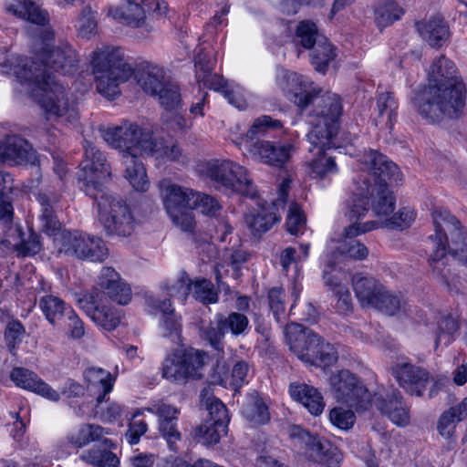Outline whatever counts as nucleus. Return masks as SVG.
<instances>
[{"label":"nucleus","instance_id":"16","mask_svg":"<svg viewBox=\"0 0 467 467\" xmlns=\"http://www.w3.org/2000/svg\"><path fill=\"white\" fill-rule=\"evenodd\" d=\"M290 437L305 450L306 456L327 467H335L341 461V454L328 441L311 434L300 426H293Z\"/></svg>","mask_w":467,"mask_h":467},{"label":"nucleus","instance_id":"5","mask_svg":"<svg viewBox=\"0 0 467 467\" xmlns=\"http://www.w3.org/2000/svg\"><path fill=\"white\" fill-rule=\"evenodd\" d=\"M324 102L326 106L318 111V121L314 123L313 129L307 134V140L312 145L309 151L317 150L316 154L318 157L309 163L311 174L315 178H324L337 171L334 158L325 151L335 146L334 138L338 130L337 120L341 114V103L332 95L326 97Z\"/></svg>","mask_w":467,"mask_h":467},{"label":"nucleus","instance_id":"49","mask_svg":"<svg viewBox=\"0 0 467 467\" xmlns=\"http://www.w3.org/2000/svg\"><path fill=\"white\" fill-rule=\"evenodd\" d=\"M296 37L298 44L306 49L314 48L321 37L316 24L310 21H302L298 24Z\"/></svg>","mask_w":467,"mask_h":467},{"label":"nucleus","instance_id":"47","mask_svg":"<svg viewBox=\"0 0 467 467\" xmlns=\"http://www.w3.org/2000/svg\"><path fill=\"white\" fill-rule=\"evenodd\" d=\"M14 231L16 233L19 242L14 243L12 245L20 255L29 256L40 252L42 244L39 236L36 233L31 232L27 238H24L20 228L16 227ZM6 243L11 244L9 240L2 241L1 244H5Z\"/></svg>","mask_w":467,"mask_h":467},{"label":"nucleus","instance_id":"57","mask_svg":"<svg viewBox=\"0 0 467 467\" xmlns=\"http://www.w3.org/2000/svg\"><path fill=\"white\" fill-rule=\"evenodd\" d=\"M25 333V327L19 321L13 320L7 323L5 330V341L11 354L15 355V349L22 341Z\"/></svg>","mask_w":467,"mask_h":467},{"label":"nucleus","instance_id":"9","mask_svg":"<svg viewBox=\"0 0 467 467\" xmlns=\"http://www.w3.org/2000/svg\"><path fill=\"white\" fill-rule=\"evenodd\" d=\"M90 197L97 202L99 220L108 234L127 237L134 233L136 219L123 198L105 191Z\"/></svg>","mask_w":467,"mask_h":467},{"label":"nucleus","instance_id":"13","mask_svg":"<svg viewBox=\"0 0 467 467\" xmlns=\"http://www.w3.org/2000/svg\"><path fill=\"white\" fill-rule=\"evenodd\" d=\"M84 159L80 163L78 180L83 182L81 189L88 196L104 191L103 181L111 175V168L106 156L93 142L84 141Z\"/></svg>","mask_w":467,"mask_h":467},{"label":"nucleus","instance_id":"43","mask_svg":"<svg viewBox=\"0 0 467 467\" xmlns=\"http://www.w3.org/2000/svg\"><path fill=\"white\" fill-rule=\"evenodd\" d=\"M336 57L335 49L327 37H321L312 49L311 60L317 71L326 73L327 67Z\"/></svg>","mask_w":467,"mask_h":467},{"label":"nucleus","instance_id":"12","mask_svg":"<svg viewBox=\"0 0 467 467\" xmlns=\"http://www.w3.org/2000/svg\"><path fill=\"white\" fill-rule=\"evenodd\" d=\"M208 175L219 190L228 194L235 192L250 198L256 197V187L247 170L236 162L228 160L213 162L208 168Z\"/></svg>","mask_w":467,"mask_h":467},{"label":"nucleus","instance_id":"4","mask_svg":"<svg viewBox=\"0 0 467 467\" xmlns=\"http://www.w3.org/2000/svg\"><path fill=\"white\" fill-rule=\"evenodd\" d=\"M103 140L112 148L126 154H140L161 161H175L185 164L188 158L177 142L166 140L154 134L150 129L125 121L119 126L100 128Z\"/></svg>","mask_w":467,"mask_h":467},{"label":"nucleus","instance_id":"34","mask_svg":"<svg viewBox=\"0 0 467 467\" xmlns=\"http://www.w3.org/2000/svg\"><path fill=\"white\" fill-rule=\"evenodd\" d=\"M417 30L421 37L433 47H440L450 36L449 26L441 16H434L427 22L417 23Z\"/></svg>","mask_w":467,"mask_h":467},{"label":"nucleus","instance_id":"28","mask_svg":"<svg viewBox=\"0 0 467 467\" xmlns=\"http://www.w3.org/2000/svg\"><path fill=\"white\" fill-rule=\"evenodd\" d=\"M399 103L391 91H381L377 94L374 109L376 126L391 130L397 118Z\"/></svg>","mask_w":467,"mask_h":467},{"label":"nucleus","instance_id":"21","mask_svg":"<svg viewBox=\"0 0 467 467\" xmlns=\"http://www.w3.org/2000/svg\"><path fill=\"white\" fill-rule=\"evenodd\" d=\"M97 287L100 291H93L92 293L102 294L103 299L108 296L119 305H126L131 300L132 294L130 285L112 267L104 266L101 268L98 276Z\"/></svg>","mask_w":467,"mask_h":467},{"label":"nucleus","instance_id":"62","mask_svg":"<svg viewBox=\"0 0 467 467\" xmlns=\"http://www.w3.org/2000/svg\"><path fill=\"white\" fill-rule=\"evenodd\" d=\"M63 319L68 337L79 339L84 337V323L72 308L67 309Z\"/></svg>","mask_w":467,"mask_h":467},{"label":"nucleus","instance_id":"15","mask_svg":"<svg viewBox=\"0 0 467 467\" xmlns=\"http://www.w3.org/2000/svg\"><path fill=\"white\" fill-rule=\"evenodd\" d=\"M281 87L287 97V99L295 103L298 108L305 109L309 104L319 100L316 111L317 121L319 119L318 111L325 108L326 103L324 99L329 95L336 96V94L326 93L319 97L322 89L317 88L313 82L309 81L306 78L298 75L295 72L286 73L281 80ZM340 101V99H338Z\"/></svg>","mask_w":467,"mask_h":467},{"label":"nucleus","instance_id":"56","mask_svg":"<svg viewBox=\"0 0 467 467\" xmlns=\"http://www.w3.org/2000/svg\"><path fill=\"white\" fill-rule=\"evenodd\" d=\"M459 329V324L456 319L451 317H442L438 324V333L435 337V346L443 342L448 345L451 341V337Z\"/></svg>","mask_w":467,"mask_h":467},{"label":"nucleus","instance_id":"3","mask_svg":"<svg viewBox=\"0 0 467 467\" xmlns=\"http://www.w3.org/2000/svg\"><path fill=\"white\" fill-rule=\"evenodd\" d=\"M335 399L358 412L368 410L372 405L398 426L410 423V410L397 390L378 389L373 399L367 388L349 371L343 369L330 377Z\"/></svg>","mask_w":467,"mask_h":467},{"label":"nucleus","instance_id":"40","mask_svg":"<svg viewBox=\"0 0 467 467\" xmlns=\"http://www.w3.org/2000/svg\"><path fill=\"white\" fill-rule=\"evenodd\" d=\"M281 128L282 123L279 120L273 119L269 116H261L254 120L242 138V141L248 151V144L255 143L256 140H261V137L266 136L270 131L280 130Z\"/></svg>","mask_w":467,"mask_h":467},{"label":"nucleus","instance_id":"45","mask_svg":"<svg viewBox=\"0 0 467 467\" xmlns=\"http://www.w3.org/2000/svg\"><path fill=\"white\" fill-rule=\"evenodd\" d=\"M39 306L46 318L52 325H56L66 316L69 306H66L64 301L54 296H45L39 301Z\"/></svg>","mask_w":467,"mask_h":467},{"label":"nucleus","instance_id":"52","mask_svg":"<svg viewBox=\"0 0 467 467\" xmlns=\"http://www.w3.org/2000/svg\"><path fill=\"white\" fill-rule=\"evenodd\" d=\"M414 219V212L408 207H403L400 209L398 213H394L390 218H386L382 222H374L377 224L376 228L388 227L390 229L403 230L404 228L409 227Z\"/></svg>","mask_w":467,"mask_h":467},{"label":"nucleus","instance_id":"32","mask_svg":"<svg viewBox=\"0 0 467 467\" xmlns=\"http://www.w3.org/2000/svg\"><path fill=\"white\" fill-rule=\"evenodd\" d=\"M109 14L119 23L131 27L146 26L145 9L140 0H126L119 6L110 8Z\"/></svg>","mask_w":467,"mask_h":467},{"label":"nucleus","instance_id":"6","mask_svg":"<svg viewBox=\"0 0 467 467\" xmlns=\"http://www.w3.org/2000/svg\"><path fill=\"white\" fill-rule=\"evenodd\" d=\"M23 80L34 84L32 95L48 115L66 117L68 121L77 118L75 101L70 99L68 92L57 79L48 77V79L41 81L40 74L30 69L23 76Z\"/></svg>","mask_w":467,"mask_h":467},{"label":"nucleus","instance_id":"19","mask_svg":"<svg viewBox=\"0 0 467 467\" xmlns=\"http://www.w3.org/2000/svg\"><path fill=\"white\" fill-rule=\"evenodd\" d=\"M362 163L368 173L358 175L357 183L361 184L360 178L366 177L371 183H385L388 181L398 182L401 180V173L398 166L388 159L387 156L376 151L368 150L362 156Z\"/></svg>","mask_w":467,"mask_h":467},{"label":"nucleus","instance_id":"26","mask_svg":"<svg viewBox=\"0 0 467 467\" xmlns=\"http://www.w3.org/2000/svg\"><path fill=\"white\" fill-rule=\"evenodd\" d=\"M430 265L434 278L449 290L457 288L459 276L453 272V265L445 253V245L440 239L438 247H433L430 255Z\"/></svg>","mask_w":467,"mask_h":467},{"label":"nucleus","instance_id":"44","mask_svg":"<svg viewBox=\"0 0 467 467\" xmlns=\"http://www.w3.org/2000/svg\"><path fill=\"white\" fill-rule=\"evenodd\" d=\"M109 431L99 425L86 424L78 432L68 437L69 442L76 448H81L91 441H99Z\"/></svg>","mask_w":467,"mask_h":467},{"label":"nucleus","instance_id":"61","mask_svg":"<svg viewBox=\"0 0 467 467\" xmlns=\"http://www.w3.org/2000/svg\"><path fill=\"white\" fill-rule=\"evenodd\" d=\"M355 420L356 417L352 410L335 407L329 411L330 422L340 430L350 429L354 425Z\"/></svg>","mask_w":467,"mask_h":467},{"label":"nucleus","instance_id":"18","mask_svg":"<svg viewBox=\"0 0 467 467\" xmlns=\"http://www.w3.org/2000/svg\"><path fill=\"white\" fill-rule=\"evenodd\" d=\"M100 293H88L78 299L81 309L91 320L105 330L115 329L121 321V312L117 308L104 304Z\"/></svg>","mask_w":467,"mask_h":467},{"label":"nucleus","instance_id":"33","mask_svg":"<svg viewBox=\"0 0 467 467\" xmlns=\"http://www.w3.org/2000/svg\"><path fill=\"white\" fill-rule=\"evenodd\" d=\"M290 394L294 400L301 402L312 415L317 416L323 412L325 401L317 389L306 384L292 383Z\"/></svg>","mask_w":467,"mask_h":467},{"label":"nucleus","instance_id":"59","mask_svg":"<svg viewBox=\"0 0 467 467\" xmlns=\"http://www.w3.org/2000/svg\"><path fill=\"white\" fill-rule=\"evenodd\" d=\"M201 337L208 341L211 346H213L215 349L221 348V341L225 334V330L221 326L220 323V316L216 317V325L210 323L207 326L202 325L201 327Z\"/></svg>","mask_w":467,"mask_h":467},{"label":"nucleus","instance_id":"42","mask_svg":"<svg viewBox=\"0 0 467 467\" xmlns=\"http://www.w3.org/2000/svg\"><path fill=\"white\" fill-rule=\"evenodd\" d=\"M402 14V8L393 0H382L374 9L375 23L379 29H382L399 20Z\"/></svg>","mask_w":467,"mask_h":467},{"label":"nucleus","instance_id":"60","mask_svg":"<svg viewBox=\"0 0 467 467\" xmlns=\"http://www.w3.org/2000/svg\"><path fill=\"white\" fill-rule=\"evenodd\" d=\"M194 197V207L192 209H197L208 216H217L219 214L222 206L215 198L201 192H195Z\"/></svg>","mask_w":467,"mask_h":467},{"label":"nucleus","instance_id":"46","mask_svg":"<svg viewBox=\"0 0 467 467\" xmlns=\"http://www.w3.org/2000/svg\"><path fill=\"white\" fill-rule=\"evenodd\" d=\"M161 287L170 297L185 301L192 291V281L182 272L176 278L164 282Z\"/></svg>","mask_w":467,"mask_h":467},{"label":"nucleus","instance_id":"23","mask_svg":"<svg viewBox=\"0 0 467 467\" xmlns=\"http://www.w3.org/2000/svg\"><path fill=\"white\" fill-rule=\"evenodd\" d=\"M295 151L290 144L274 143L269 140H256L248 144V152L260 161L277 168H283Z\"/></svg>","mask_w":467,"mask_h":467},{"label":"nucleus","instance_id":"17","mask_svg":"<svg viewBox=\"0 0 467 467\" xmlns=\"http://www.w3.org/2000/svg\"><path fill=\"white\" fill-rule=\"evenodd\" d=\"M376 226V223L370 221L363 223L362 227L357 225L356 223H352L351 225L347 227L345 229L346 238L344 240L339 241L335 250L331 253L329 258L327 259V266H336L337 265L343 263L347 259H365L368 254V249L366 247L365 244L354 239L353 237L357 236L360 233L369 232L375 229Z\"/></svg>","mask_w":467,"mask_h":467},{"label":"nucleus","instance_id":"10","mask_svg":"<svg viewBox=\"0 0 467 467\" xmlns=\"http://www.w3.org/2000/svg\"><path fill=\"white\" fill-rule=\"evenodd\" d=\"M435 236H430L434 247H438L440 239L453 260L467 265V232L460 221L446 210H436L432 213Z\"/></svg>","mask_w":467,"mask_h":467},{"label":"nucleus","instance_id":"35","mask_svg":"<svg viewBox=\"0 0 467 467\" xmlns=\"http://www.w3.org/2000/svg\"><path fill=\"white\" fill-rule=\"evenodd\" d=\"M37 200L41 205V222L42 231L47 234H53L60 229V223L54 211V205L59 201V195L50 191L39 192Z\"/></svg>","mask_w":467,"mask_h":467},{"label":"nucleus","instance_id":"30","mask_svg":"<svg viewBox=\"0 0 467 467\" xmlns=\"http://www.w3.org/2000/svg\"><path fill=\"white\" fill-rule=\"evenodd\" d=\"M115 444L105 436L92 449L84 451L80 458L82 461L95 467H119V459L112 452Z\"/></svg>","mask_w":467,"mask_h":467},{"label":"nucleus","instance_id":"48","mask_svg":"<svg viewBox=\"0 0 467 467\" xmlns=\"http://www.w3.org/2000/svg\"><path fill=\"white\" fill-rule=\"evenodd\" d=\"M202 405L205 406L209 415L205 421L217 423L221 430H227L230 417L225 405L214 397L202 400Z\"/></svg>","mask_w":467,"mask_h":467},{"label":"nucleus","instance_id":"14","mask_svg":"<svg viewBox=\"0 0 467 467\" xmlns=\"http://www.w3.org/2000/svg\"><path fill=\"white\" fill-rule=\"evenodd\" d=\"M59 253L90 262H103L109 256L104 241L78 232H63L56 238Z\"/></svg>","mask_w":467,"mask_h":467},{"label":"nucleus","instance_id":"8","mask_svg":"<svg viewBox=\"0 0 467 467\" xmlns=\"http://www.w3.org/2000/svg\"><path fill=\"white\" fill-rule=\"evenodd\" d=\"M78 54L73 47L65 44L52 49L45 47L40 52L36 53L31 59H26L20 69L16 71L17 77L23 80V76L32 72L40 74V80L48 79V77L56 79L55 76L49 70L61 75H73L78 70Z\"/></svg>","mask_w":467,"mask_h":467},{"label":"nucleus","instance_id":"24","mask_svg":"<svg viewBox=\"0 0 467 467\" xmlns=\"http://www.w3.org/2000/svg\"><path fill=\"white\" fill-rule=\"evenodd\" d=\"M145 410L157 415L159 431L171 451H176V442L181 440V433L177 429L178 414L180 409L163 401H158Z\"/></svg>","mask_w":467,"mask_h":467},{"label":"nucleus","instance_id":"7","mask_svg":"<svg viewBox=\"0 0 467 467\" xmlns=\"http://www.w3.org/2000/svg\"><path fill=\"white\" fill-rule=\"evenodd\" d=\"M285 332L290 349L302 361L327 367L337 360L335 348L331 344L324 342L317 334L301 324L288 325Z\"/></svg>","mask_w":467,"mask_h":467},{"label":"nucleus","instance_id":"38","mask_svg":"<svg viewBox=\"0 0 467 467\" xmlns=\"http://www.w3.org/2000/svg\"><path fill=\"white\" fill-rule=\"evenodd\" d=\"M467 418V398L459 404L445 410L439 418L437 430L439 433L449 439L453 436L457 422Z\"/></svg>","mask_w":467,"mask_h":467},{"label":"nucleus","instance_id":"53","mask_svg":"<svg viewBox=\"0 0 467 467\" xmlns=\"http://www.w3.org/2000/svg\"><path fill=\"white\" fill-rule=\"evenodd\" d=\"M192 291L193 297L204 305L213 304L218 300L213 283L205 278L192 282Z\"/></svg>","mask_w":467,"mask_h":467},{"label":"nucleus","instance_id":"20","mask_svg":"<svg viewBox=\"0 0 467 467\" xmlns=\"http://www.w3.org/2000/svg\"><path fill=\"white\" fill-rule=\"evenodd\" d=\"M358 195L365 196L372 213L379 217H388L395 209L396 199L385 183H371L360 178Z\"/></svg>","mask_w":467,"mask_h":467},{"label":"nucleus","instance_id":"64","mask_svg":"<svg viewBox=\"0 0 467 467\" xmlns=\"http://www.w3.org/2000/svg\"><path fill=\"white\" fill-rule=\"evenodd\" d=\"M306 224V218L302 213L301 208L293 202L289 206L286 218V229L291 234H297L302 231Z\"/></svg>","mask_w":467,"mask_h":467},{"label":"nucleus","instance_id":"29","mask_svg":"<svg viewBox=\"0 0 467 467\" xmlns=\"http://www.w3.org/2000/svg\"><path fill=\"white\" fill-rule=\"evenodd\" d=\"M146 302L148 306L162 313V327L165 331L164 336L171 337L174 342H179L181 340L182 325L180 318L174 314L171 299H160L159 297L149 296Z\"/></svg>","mask_w":467,"mask_h":467},{"label":"nucleus","instance_id":"55","mask_svg":"<svg viewBox=\"0 0 467 467\" xmlns=\"http://www.w3.org/2000/svg\"><path fill=\"white\" fill-rule=\"evenodd\" d=\"M225 433L226 430H221L217 423L204 421L196 429L195 437L203 444L211 445L219 442L222 434Z\"/></svg>","mask_w":467,"mask_h":467},{"label":"nucleus","instance_id":"39","mask_svg":"<svg viewBox=\"0 0 467 467\" xmlns=\"http://www.w3.org/2000/svg\"><path fill=\"white\" fill-rule=\"evenodd\" d=\"M241 411L243 416L254 425L265 424L270 419L268 408L257 392L248 394Z\"/></svg>","mask_w":467,"mask_h":467},{"label":"nucleus","instance_id":"2","mask_svg":"<svg viewBox=\"0 0 467 467\" xmlns=\"http://www.w3.org/2000/svg\"><path fill=\"white\" fill-rule=\"evenodd\" d=\"M91 63L97 89L109 99L119 95V84L132 75L143 91L150 96L159 93L171 81L164 68L150 62L140 63L134 69L118 47L98 48L93 52Z\"/></svg>","mask_w":467,"mask_h":467},{"label":"nucleus","instance_id":"50","mask_svg":"<svg viewBox=\"0 0 467 467\" xmlns=\"http://www.w3.org/2000/svg\"><path fill=\"white\" fill-rule=\"evenodd\" d=\"M85 380L88 385L99 387L103 396L109 393L113 387V379L110 373L100 368H89L84 372Z\"/></svg>","mask_w":467,"mask_h":467},{"label":"nucleus","instance_id":"31","mask_svg":"<svg viewBox=\"0 0 467 467\" xmlns=\"http://www.w3.org/2000/svg\"><path fill=\"white\" fill-rule=\"evenodd\" d=\"M355 295L362 306L374 307L378 304L383 285L372 276L355 275L352 278Z\"/></svg>","mask_w":467,"mask_h":467},{"label":"nucleus","instance_id":"11","mask_svg":"<svg viewBox=\"0 0 467 467\" xmlns=\"http://www.w3.org/2000/svg\"><path fill=\"white\" fill-rule=\"evenodd\" d=\"M207 356L194 348L175 350L162 363V378L171 383L184 385L202 378Z\"/></svg>","mask_w":467,"mask_h":467},{"label":"nucleus","instance_id":"36","mask_svg":"<svg viewBox=\"0 0 467 467\" xmlns=\"http://www.w3.org/2000/svg\"><path fill=\"white\" fill-rule=\"evenodd\" d=\"M139 154H126L122 157V164L125 167L124 177L130 182V185L138 192H146L149 189L146 170L138 158Z\"/></svg>","mask_w":467,"mask_h":467},{"label":"nucleus","instance_id":"1","mask_svg":"<svg viewBox=\"0 0 467 467\" xmlns=\"http://www.w3.org/2000/svg\"><path fill=\"white\" fill-rule=\"evenodd\" d=\"M466 88L455 64L445 56L427 70V85L413 99L418 113L430 122L458 118L465 107Z\"/></svg>","mask_w":467,"mask_h":467},{"label":"nucleus","instance_id":"25","mask_svg":"<svg viewBox=\"0 0 467 467\" xmlns=\"http://www.w3.org/2000/svg\"><path fill=\"white\" fill-rule=\"evenodd\" d=\"M0 158L9 165L35 164L36 153L31 144L19 136H9L0 146Z\"/></svg>","mask_w":467,"mask_h":467},{"label":"nucleus","instance_id":"58","mask_svg":"<svg viewBox=\"0 0 467 467\" xmlns=\"http://www.w3.org/2000/svg\"><path fill=\"white\" fill-rule=\"evenodd\" d=\"M97 26L94 11L89 6L83 8L78 18V35L83 38H90L96 34Z\"/></svg>","mask_w":467,"mask_h":467},{"label":"nucleus","instance_id":"63","mask_svg":"<svg viewBox=\"0 0 467 467\" xmlns=\"http://www.w3.org/2000/svg\"><path fill=\"white\" fill-rule=\"evenodd\" d=\"M379 297L378 304L375 305L374 308L388 315H394L400 310L401 299L399 296L389 293L383 287L381 295Z\"/></svg>","mask_w":467,"mask_h":467},{"label":"nucleus","instance_id":"41","mask_svg":"<svg viewBox=\"0 0 467 467\" xmlns=\"http://www.w3.org/2000/svg\"><path fill=\"white\" fill-rule=\"evenodd\" d=\"M280 217L273 211L262 209L256 213H250L245 215V223L252 234L260 237L267 232Z\"/></svg>","mask_w":467,"mask_h":467},{"label":"nucleus","instance_id":"54","mask_svg":"<svg viewBox=\"0 0 467 467\" xmlns=\"http://www.w3.org/2000/svg\"><path fill=\"white\" fill-rule=\"evenodd\" d=\"M220 316L221 326L226 331H231L234 336H239L245 332L248 327L249 320L247 317L239 312H232L228 317L222 314Z\"/></svg>","mask_w":467,"mask_h":467},{"label":"nucleus","instance_id":"37","mask_svg":"<svg viewBox=\"0 0 467 467\" xmlns=\"http://www.w3.org/2000/svg\"><path fill=\"white\" fill-rule=\"evenodd\" d=\"M17 4L6 5V11L33 24L44 26L48 22V15L42 10L37 0H16Z\"/></svg>","mask_w":467,"mask_h":467},{"label":"nucleus","instance_id":"22","mask_svg":"<svg viewBox=\"0 0 467 467\" xmlns=\"http://www.w3.org/2000/svg\"><path fill=\"white\" fill-rule=\"evenodd\" d=\"M392 370L400 386L410 394L418 397L422 396L427 385L432 379L425 368L409 362L397 363Z\"/></svg>","mask_w":467,"mask_h":467},{"label":"nucleus","instance_id":"51","mask_svg":"<svg viewBox=\"0 0 467 467\" xmlns=\"http://www.w3.org/2000/svg\"><path fill=\"white\" fill-rule=\"evenodd\" d=\"M153 97H157L161 105L167 110L177 109L182 104V96L179 90V87L173 81L168 82L163 88L160 89V92L153 94Z\"/></svg>","mask_w":467,"mask_h":467},{"label":"nucleus","instance_id":"27","mask_svg":"<svg viewBox=\"0 0 467 467\" xmlns=\"http://www.w3.org/2000/svg\"><path fill=\"white\" fill-rule=\"evenodd\" d=\"M160 189L167 213L192 210L194 207L195 192L191 189L171 183L169 180L160 182Z\"/></svg>","mask_w":467,"mask_h":467}]
</instances>
